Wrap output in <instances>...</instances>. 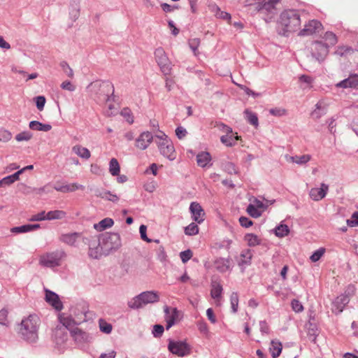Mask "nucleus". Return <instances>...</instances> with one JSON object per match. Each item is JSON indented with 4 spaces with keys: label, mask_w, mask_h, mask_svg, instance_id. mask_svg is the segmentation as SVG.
I'll return each instance as SVG.
<instances>
[{
    "label": "nucleus",
    "mask_w": 358,
    "mask_h": 358,
    "mask_svg": "<svg viewBox=\"0 0 358 358\" xmlns=\"http://www.w3.org/2000/svg\"><path fill=\"white\" fill-rule=\"evenodd\" d=\"M301 22L299 10H285L280 15L278 21V29L281 34L287 36L289 33L299 31Z\"/></svg>",
    "instance_id": "obj_1"
},
{
    "label": "nucleus",
    "mask_w": 358,
    "mask_h": 358,
    "mask_svg": "<svg viewBox=\"0 0 358 358\" xmlns=\"http://www.w3.org/2000/svg\"><path fill=\"white\" fill-rule=\"evenodd\" d=\"M39 326V317L36 315H30L22 320L20 334L22 338L27 342L35 343L38 338V331Z\"/></svg>",
    "instance_id": "obj_2"
},
{
    "label": "nucleus",
    "mask_w": 358,
    "mask_h": 358,
    "mask_svg": "<svg viewBox=\"0 0 358 358\" xmlns=\"http://www.w3.org/2000/svg\"><path fill=\"white\" fill-rule=\"evenodd\" d=\"M87 88L101 101H109L110 95L114 93L113 85L109 81L96 80L91 83Z\"/></svg>",
    "instance_id": "obj_3"
},
{
    "label": "nucleus",
    "mask_w": 358,
    "mask_h": 358,
    "mask_svg": "<svg viewBox=\"0 0 358 358\" xmlns=\"http://www.w3.org/2000/svg\"><path fill=\"white\" fill-rule=\"evenodd\" d=\"M99 245L107 254L118 250L121 245L120 236L117 233H106L99 238Z\"/></svg>",
    "instance_id": "obj_4"
},
{
    "label": "nucleus",
    "mask_w": 358,
    "mask_h": 358,
    "mask_svg": "<svg viewBox=\"0 0 358 358\" xmlns=\"http://www.w3.org/2000/svg\"><path fill=\"white\" fill-rule=\"evenodd\" d=\"M159 296L156 291L143 292L128 301V306L131 309H138L143 306L159 301Z\"/></svg>",
    "instance_id": "obj_5"
},
{
    "label": "nucleus",
    "mask_w": 358,
    "mask_h": 358,
    "mask_svg": "<svg viewBox=\"0 0 358 358\" xmlns=\"http://www.w3.org/2000/svg\"><path fill=\"white\" fill-rule=\"evenodd\" d=\"M155 137L160 153L169 160L175 159V148L169 137L163 131H159V134H156Z\"/></svg>",
    "instance_id": "obj_6"
},
{
    "label": "nucleus",
    "mask_w": 358,
    "mask_h": 358,
    "mask_svg": "<svg viewBox=\"0 0 358 358\" xmlns=\"http://www.w3.org/2000/svg\"><path fill=\"white\" fill-rule=\"evenodd\" d=\"M65 257L66 253L62 250L45 252L41 255L39 264L43 267L54 268L62 264V261Z\"/></svg>",
    "instance_id": "obj_7"
},
{
    "label": "nucleus",
    "mask_w": 358,
    "mask_h": 358,
    "mask_svg": "<svg viewBox=\"0 0 358 358\" xmlns=\"http://www.w3.org/2000/svg\"><path fill=\"white\" fill-rule=\"evenodd\" d=\"M355 288L353 285H349L344 294L337 296L332 303V312L336 314L341 313L345 306L350 301V296L354 294Z\"/></svg>",
    "instance_id": "obj_8"
},
{
    "label": "nucleus",
    "mask_w": 358,
    "mask_h": 358,
    "mask_svg": "<svg viewBox=\"0 0 358 358\" xmlns=\"http://www.w3.org/2000/svg\"><path fill=\"white\" fill-rule=\"evenodd\" d=\"M312 57L318 62H324L329 54V46L322 41H315L310 45Z\"/></svg>",
    "instance_id": "obj_9"
},
{
    "label": "nucleus",
    "mask_w": 358,
    "mask_h": 358,
    "mask_svg": "<svg viewBox=\"0 0 358 358\" xmlns=\"http://www.w3.org/2000/svg\"><path fill=\"white\" fill-rule=\"evenodd\" d=\"M168 350L172 354L180 357L187 356L191 352V348L189 345L184 341H175L169 340Z\"/></svg>",
    "instance_id": "obj_10"
},
{
    "label": "nucleus",
    "mask_w": 358,
    "mask_h": 358,
    "mask_svg": "<svg viewBox=\"0 0 358 358\" xmlns=\"http://www.w3.org/2000/svg\"><path fill=\"white\" fill-rule=\"evenodd\" d=\"M59 241L71 247L77 248L79 245L80 241L87 243L88 239L85 238L82 233L79 232H71L62 234L59 238Z\"/></svg>",
    "instance_id": "obj_11"
},
{
    "label": "nucleus",
    "mask_w": 358,
    "mask_h": 358,
    "mask_svg": "<svg viewBox=\"0 0 358 358\" xmlns=\"http://www.w3.org/2000/svg\"><path fill=\"white\" fill-rule=\"evenodd\" d=\"M323 29L322 23L317 20H311L305 23L303 28L299 30L300 36H308L318 34Z\"/></svg>",
    "instance_id": "obj_12"
},
{
    "label": "nucleus",
    "mask_w": 358,
    "mask_h": 358,
    "mask_svg": "<svg viewBox=\"0 0 358 358\" xmlns=\"http://www.w3.org/2000/svg\"><path fill=\"white\" fill-rule=\"evenodd\" d=\"M59 318L62 325L71 331L75 329V326L80 324L85 320V315L80 313L73 317L72 315L63 314Z\"/></svg>",
    "instance_id": "obj_13"
},
{
    "label": "nucleus",
    "mask_w": 358,
    "mask_h": 358,
    "mask_svg": "<svg viewBox=\"0 0 358 358\" xmlns=\"http://www.w3.org/2000/svg\"><path fill=\"white\" fill-rule=\"evenodd\" d=\"M155 58L161 71L164 74H169L171 71V64L162 48H158L155 50Z\"/></svg>",
    "instance_id": "obj_14"
},
{
    "label": "nucleus",
    "mask_w": 358,
    "mask_h": 358,
    "mask_svg": "<svg viewBox=\"0 0 358 358\" xmlns=\"http://www.w3.org/2000/svg\"><path fill=\"white\" fill-rule=\"evenodd\" d=\"M189 212L192 220L198 224L202 223L205 220V212L202 206L197 202H192L189 206Z\"/></svg>",
    "instance_id": "obj_15"
},
{
    "label": "nucleus",
    "mask_w": 358,
    "mask_h": 358,
    "mask_svg": "<svg viewBox=\"0 0 358 358\" xmlns=\"http://www.w3.org/2000/svg\"><path fill=\"white\" fill-rule=\"evenodd\" d=\"M154 136L150 131L142 132L136 139L135 145L138 149L144 150L147 149L153 141Z\"/></svg>",
    "instance_id": "obj_16"
},
{
    "label": "nucleus",
    "mask_w": 358,
    "mask_h": 358,
    "mask_svg": "<svg viewBox=\"0 0 358 358\" xmlns=\"http://www.w3.org/2000/svg\"><path fill=\"white\" fill-rule=\"evenodd\" d=\"M71 335L78 345L90 343L92 338L89 334L78 328L71 329Z\"/></svg>",
    "instance_id": "obj_17"
},
{
    "label": "nucleus",
    "mask_w": 358,
    "mask_h": 358,
    "mask_svg": "<svg viewBox=\"0 0 358 358\" xmlns=\"http://www.w3.org/2000/svg\"><path fill=\"white\" fill-rule=\"evenodd\" d=\"M329 191V185L322 183L320 187H313L310 190L309 196L313 201H318L324 198Z\"/></svg>",
    "instance_id": "obj_18"
},
{
    "label": "nucleus",
    "mask_w": 358,
    "mask_h": 358,
    "mask_svg": "<svg viewBox=\"0 0 358 358\" xmlns=\"http://www.w3.org/2000/svg\"><path fill=\"white\" fill-rule=\"evenodd\" d=\"M328 103L325 99H320L315 106L314 110L311 112L310 116L314 120H318L324 116L327 112Z\"/></svg>",
    "instance_id": "obj_19"
},
{
    "label": "nucleus",
    "mask_w": 358,
    "mask_h": 358,
    "mask_svg": "<svg viewBox=\"0 0 358 358\" xmlns=\"http://www.w3.org/2000/svg\"><path fill=\"white\" fill-rule=\"evenodd\" d=\"M95 196L113 203H117L120 200L119 196L116 194L103 188L96 189Z\"/></svg>",
    "instance_id": "obj_20"
},
{
    "label": "nucleus",
    "mask_w": 358,
    "mask_h": 358,
    "mask_svg": "<svg viewBox=\"0 0 358 358\" xmlns=\"http://www.w3.org/2000/svg\"><path fill=\"white\" fill-rule=\"evenodd\" d=\"M45 301L57 310H61L63 308L59 296L48 289H45Z\"/></svg>",
    "instance_id": "obj_21"
},
{
    "label": "nucleus",
    "mask_w": 358,
    "mask_h": 358,
    "mask_svg": "<svg viewBox=\"0 0 358 358\" xmlns=\"http://www.w3.org/2000/svg\"><path fill=\"white\" fill-rule=\"evenodd\" d=\"M165 320L166 322V329H169L176 322L178 317V311L176 308L170 309L169 307H164Z\"/></svg>",
    "instance_id": "obj_22"
},
{
    "label": "nucleus",
    "mask_w": 358,
    "mask_h": 358,
    "mask_svg": "<svg viewBox=\"0 0 358 358\" xmlns=\"http://www.w3.org/2000/svg\"><path fill=\"white\" fill-rule=\"evenodd\" d=\"M212 158L209 152H201L196 155L198 166L202 168H208L212 166Z\"/></svg>",
    "instance_id": "obj_23"
},
{
    "label": "nucleus",
    "mask_w": 358,
    "mask_h": 358,
    "mask_svg": "<svg viewBox=\"0 0 358 358\" xmlns=\"http://www.w3.org/2000/svg\"><path fill=\"white\" fill-rule=\"evenodd\" d=\"M285 158L287 162L295 163L298 165L303 166L306 164L308 162L312 159V156L308 154L303 155H295V156H289L286 155Z\"/></svg>",
    "instance_id": "obj_24"
},
{
    "label": "nucleus",
    "mask_w": 358,
    "mask_h": 358,
    "mask_svg": "<svg viewBox=\"0 0 358 358\" xmlns=\"http://www.w3.org/2000/svg\"><path fill=\"white\" fill-rule=\"evenodd\" d=\"M214 266L219 272L224 273L230 269L231 259L223 257L217 258L214 262Z\"/></svg>",
    "instance_id": "obj_25"
},
{
    "label": "nucleus",
    "mask_w": 358,
    "mask_h": 358,
    "mask_svg": "<svg viewBox=\"0 0 358 358\" xmlns=\"http://www.w3.org/2000/svg\"><path fill=\"white\" fill-rule=\"evenodd\" d=\"M252 252L250 250H243L240 255L238 265L241 267H245L251 264Z\"/></svg>",
    "instance_id": "obj_26"
},
{
    "label": "nucleus",
    "mask_w": 358,
    "mask_h": 358,
    "mask_svg": "<svg viewBox=\"0 0 358 358\" xmlns=\"http://www.w3.org/2000/svg\"><path fill=\"white\" fill-rule=\"evenodd\" d=\"M238 139L239 136L238 134H234L233 131L231 134H227L226 135L222 136L220 138L221 142L229 147L234 145Z\"/></svg>",
    "instance_id": "obj_27"
},
{
    "label": "nucleus",
    "mask_w": 358,
    "mask_h": 358,
    "mask_svg": "<svg viewBox=\"0 0 358 358\" xmlns=\"http://www.w3.org/2000/svg\"><path fill=\"white\" fill-rule=\"evenodd\" d=\"M72 152L84 159H88L91 157L90 150L80 145H74L72 148Z\"/></svg>",
    "instance_id": "obj_28"
},
{
    "label": "nucleus",
    "mask_w": 358,
    "mask_h": 358,
    "mask_svg": "<svg viewBox=\"0 0 358 358\" xmlns=\"http://www.w3.org/2000/svg\"><path fill=\"white\" fill-rule=\"evenodd\" d=\"M222 293V286L217 280H212L210 296L214 299H218L221 297Z\"/></svg>",
    "instance_id": "obj_29"
},
{
    "label": "nucleus",
    "mask_w": 358,
    "mask_h": 358,
    "mask_svg": "<svg viewBox=\"0 0 358 358\" xmlns=\"http://www.w3.org/2000/svg\"><path fill=\"white\" fill-rule=\"evenodd\" d=\"M29 127L31 129L35 131H49L52 126L49 124H43L38 121L33 120L29 122Z\"/></svg>",
    "instance_id": "obj_30"
},
{
    "label": "nucleus",
    "mask_w": 358,
    "mask_h": 358,
    "mask_svg": "<svg viewBox=\"0 0 358 358\" xmlns=\"http://www.w3.org/2000/svg\"><path fill=\"white\" fill-rule=\"evenodd\" d=\"M114 224L113 220L111 218H104L99 222L94 224V228L99 231L105 230L106 229L111 227Z\"/></svg>",
    "instance_id": "obj_31"
},
{
    "label": "nucleus",
    "mask_w": 358,
    "mask_h": 358,
    "mask_svg": "<svg viewBox=\"0 0 358 358\" xmlns=\"http://www.w3.org/2000/svg\"><path fill=\"white\" fill-rule=\"evenodd\" d=\"M282 343L278 341H272L269 351L271 353L273 358H277L280 356L282 352Z\"/></svg>",
    "instance_id": "obj_32"
},
{
    "label": "nucleus",
    "mask_w": 358,
    "mask_h": 358,
    "mask_svg": "<svg viewBox=\"0 0 358 358\" xmlns=\"http://www.w3.org/2000/svg\"><path fill=\"white\" fill-rule=\"evenodd\" d=\"M250 203L257 208L259 209L262 212H264L269 205L273 203V202L268 200H261L255 198L253 200L251 201Z\"/></svg>",
    "instance_id": "obj_33"
},
{
    "label": "nucleus",
    "mask_w": 358,
    "mask_h": 358,
    "mask_svg": "<svg viewBox=\"0 0 358 358\" xmlns=\"http://www.w3.org/2000/svg\"><path fill=\"white\" fill-rule=\"evenodd\" d=\"M66 213L61 210H51L47 213V220H62L66 217Z\"/></svg>",
    "instance_id": "obj_34"
},
{
    "label": "nucleus",
    "mask_w": 358,
    "mask_h": 358,
    "mask_svg": "<svg viewBox=\"0 0 358 358\" xmlns=\"http://www.w3.org/2000/svg\"><path fill=\"white\" fill-rule=\"evenodd\" d=\"M323 40L326 42L325 44L328 46H333L338 42L336 34L331 31H327L322 37Z\"/></svg>",
    "instance_id": "obj_35"
},
{
    "label": "nucleus",
    "mask_w": 358,
    "mask_h": 358,
    "mask_svg": "<svg viewBox=\"0 0 358 358\" xmlns=\"http://www.w3.org/2000/svg\"><path fill=\"white\" fill-rule=\"evenodd\" d=\"M301 83V87L303 90L310 89L312 87L313 78L309 76L302 75L299 78Z\"/></svg>",
    "instance_id": "obj_36"
},
{
    "label": "nucleus",
    "mask_w": 358,
    "mask_h": 358,
    "mask_svg": "<svg viewBox=\"0 0 358 358\" xmlns=\"http://www.w3.org/2000/svg\"><path fill=\"white\" fill-rule=\"evenodd\" d=\"M245 241L250 247L258 245L261 243L260 238L255 234H248L245 236Z\"/></svg>",
    "instance_id": "obj_37"
},
{
    "label": "nucleus",
    "mask_w": 358,
    "mask_h": 358,
    "mask_svg": "<svg viewBox=\"0 0 358 358\" xmlns=\"http://www.w3.org/2000/svg\"><path fill=\"white\" fill-rule=\"evenodd\" d=\"M245 117L246 120L251 124L257 127L258 125V117L257 115L252 113L249 109H245L244 111Z\"/></svg>",
    "instance_id": "obj_38"
},
{
    "label": "nucleus",
    "mask_w": 358,
    "mask_h": 358,
    "mask_svg": "<svg viewBox=\"0 0 358 358\" xmlns=\"http://www.w3.org/2000/svg\"><path fill=\"white\" fill-rule=\"evenodd\" d=\"M354 52V50L350 46H338L335 51V54L341 57L350 55Z\"/></svg>",
    "instance_id": "obj_39"
},
{
    "label": "nucleus",
    "mask_w": 358,
    "mask_h": 358,
    "mask_svg": "<svg viewBox=\"0 0 358 358\" xmlns=\"http://www.w3.org/2000/svg\"><path fill=\"white\" fill-rule=\"evenodd\" d=\"M109 172L113 176H119L120 165L117 160L115 158L111 159L110 161Z\"/></svg>",
    "instance_id": "obj_40"
},
{
    "label": "nucleus",
    "mask_w": 358,
    "mask_h": 358,
    "mask_svg": "<svg viewBox=\"0 0 358 358\" xmlns=\"http://www.w3.org/2000/svg\"><path fill=\"white\" fill-rule=\"evenodd\" d=\"M289 232V227L286 224H281L275 228V234L278 237H284L288 235Z\"/></svg>",
    "instance_id": "obj_41"
},
{
    "label": "nucleus",
    "mask_w": 358,
    "mask_h": 358,
    "mask_svg": "<svg viewBox=\"0 0 358 358\" xmlns=\"http://www.w3.org/2000/svg\"><path fill=\"white\" fill-rule=\"evenodd\" d=\"M230 303L231 310L234 313L238 311V294L237 292H232L230 296Z\"/></svg>",
    "instance_id": "obj_42"
},
{
    "label": "nucleus",
    "mask_w": 358,
    "mask_h": 358,
    "mask_svg": "<svg viewBox=\"0 0 358 358\" xmlns=\"http://www.w3.org/2000/svg\"><path fill=\"white\" fill-rule=\"evenodd\" d=\"M22 174V171H17L14 174L8 176L3 178L2 180L0 181V183H5L7 185H10L17 181L19 179L20 175Z\"/></svg>",
    "instance_id": "obj_43"
},
{
    "label": "nucleus",
    "mask_w": 358,
    "mask_h": 358,
    "mask_svg": "<svg viewBox=\"0 0 358 358\" xmlns=\"http://www.w3.org/2000/svg\"><path fill=\"white\" fill-rule=\"evenodd\" d=\"M199 227L194 222H192L185 228V234L187 236H194L199 233Z\"/></svg>",
    "instance_id": "obj_44"
},
{
    "label": "nucleus",
    "mask_w": 358,
    "mask_h": 358,
    "mask_svg": "<svg viewBox=\"0 0 358 358\" xmlns=\"http://www.w3.org/2000/svg\"><path fill=\"white\" fill-rule=\"evenodd\" d=\"M101 251H103L101 247L98 245L97 246L93 248L92 244H90L89 247V255L94 258L98 259L101 255Z\"/></svg>",
    "instance_id": "obj_45"
},
{
    "label": "nucleus",
    "mask_w": 358,
    "mask_h": 358,
    "mask_svg": "<svg viewBox=\"0 0 358 358\" xmlns=\"http://www.w3.org/2000/svg\"><path fill=\"white\" fill-rule=\"evenodd\" d=\"M33 135L30 131H24L21 133H19L15 136V139L18 142L21 141H28L32 138Z\"/></svg>",
    "instance_id": "obj_46"
},
{
    "label": "nucleus",
    "mask_w": 358,
    "mask_h": 358,
    "mask_svg": "<svg viewBox=\"0 0 358 358\" xmlns=\"http://www.w3.org/2000/svg\"><path fill=\"white\" fill-rule=\"evenodd\" d=\"M99 324L101 332L108 334L112 331V325L110 323L106 322L105 320L102 319L99 320Z\"/></svg>",
    "instance_id": "obj_47"
},
{
    "label": "nucleus",
    "mask_w": 358,
    "mask_h": 358,
    "mask_svg": "<svg viewBox=\"0 0 358 358\" xmlns=\"http://www.w3.org/2000/svg\"><path fill=\"white\" fill-rule=\"evenodd\" d=\"M247 212L250 216L255 218L259 217L263 213L259 209L252 206L251 203L248 206Z\"/></svg>",
    "instance_id": "obj_48"
},
{
    "label": "nucleus",
    "mask_w": 358,
    "mask_h": 358,
    "mask_svg": "<svg viewBox=\"0 0 358 358\" xmlns=\"http://www.w3.org/2000/svg\"><path fill=\"white\" fill-rule=\"evenodd\" d=\"M85 187L82 185H80L76 182L71 183V184H66L65 185V190L64 193L66 192H73L78 189H84Z\"/></svg>",
    "instance_id": "obj_49"
},
{
    "label": "nucleus",
    "mask_w": 358,
    "mask_h": 358,
    "mask_svg": "<svg viewBox=\"0 0 358 358\" xmlns=\"http://www.w3.org/2000/svg\"><path fill=\"white\" fill-rule=\"evenodd\" d=\"M29 220L31 222H40L47 220V213L45 211L43 210L37 214L32 215Z\"/></svg>",
    "instance_id": "obj_50"
},
{
    "label": "nucleus",
    "mask_w": 358,
    "mask_h": 358,
    "mask_svg": "<svg viewBox=\"0 0 358 358\" xmlns=\"http://www.w3.org/2000/svg\"><path fill=\"white\" fill-rule=\"evenodd\" d=\"M325 250L324 248H319L318 250H315L312 255L310 257V260L313 262H317L324 254Z\"/></svg>",
    "instance_id": "obj_51"
},
{
    "label": "nucleus",
    "mask_w": 358,
    "mask_h": 358,
    "mask_svg": "<svg viewBox=\"0 0 358 358\" xmlns=\"http://www.w3.org/2000/svg\"><path fill=\"white\" fill-rule=\"evenodd\" d=\"M164 331V328L162 325L155 324L153 327L152 333V335L154 337L159 338L162 336Z\"/></svg>",
    "instance_id": "obj_52"
},
{
    "label": "nucleus",
    "mask_w": 358,
    "mask_h": 358,
    "mask_svg": "<svg viewBox=\"0 0 358 358\" xmlns=\"http://www.w3.org/2000/svg\"><path fill=\"white\" fill-rule=\"evenodd\" d=\"M10 231L14 234H24L29 232L28 224L13 227Z\"/></svg>",
    "instance_id": "obj_53"
},
{
    "label": "nucleus",
    "mask_w": 358,
    "mask_h": 358,
    "mask_svg": "<svg viewBox=\"0 0 358 358\" xmlns=\"http://www.w3.org/2000/svg\"><path fill=\"white\" fill-rule=\"evenodd\" d=\"M12 138V134L6 129L0 130V141L8 142Z\"/></svg>",
    "instance_id": "obj_54"
},
{
    "label": "nucleus",
    "mask_w": 358,
    "mask_h": 358,
    "mask_svg": "<svg viewBox=\"0 0 358 358\" xmlns=\"http://www.w3.org/2000/svg\"><path fill=\"white\" fill-rule=\"evenodd\" d=\"M291 306L292 310L296 313L302 312L303 310V306L299 300L293 299L291 302Z\"/></svg>",
    "instance_id": "obj_55"
},
{
    "label": "nucleus",
    "mask_w": 358,
    "mask_h": 358,
    "mask_svg": "<svg viewBox=\"0 0 358 358\" xmlns=\"http://www.w3.org/2000/svg\"><path fill=\"white\" fill-rule=\"evenodd\" d=\"M192 257V252L190 250H186L180 253V257L183 263L187 262Z\"/></svg>",
    "instance_id": "obj_56"
},
{
    "label": "nucleus",
    "mask_w": 358,
    "mask_h": 358,
    "mask_svg": "<svg viewBox=\"0 0 358 358\" xmlns=\"http://www.w3.org/2000/svg\"><path fill=\"white\" fill-rule=\"evenodd\" d=\"M146 231H147V227L144 224L141 225L140 228H139V232H140L141 238L143 241H146L147 243H151L152 241L150 238H148Z\"/></svg>",
    "instance_id": "obj_57"
},
{
    "label": "nucleus",
    "mask_w": 358,
    "mask_h": 358,
    "mask_svg": "<svg viewBox=\"0 0 358 358\" xmlns=\"http://www.w3.org/2000/svg\"><path fill=\"white\" fill-rule=\"evenodd\" d=\"M224 170L229 174H236L238 173L236 166L231 162H227L224 164Z\"/></svg>",
    "instance_id": "obj_58"
},
{
    "label": "nucleus",
    "mask_w": 358,
    "mask_h": 358,
    "mask_svg": "<svg viewBox=\"0 0 358 358\" xmlns=\"http://www.w3.org/2000/svg\"><path fill=\"white\" fill-rule=\"evenodd\" d=\"M61 87L62 89L69 92H73L76 90V86L71 81L69 80L64 81L61 84Z\"/></svg>",
    "instance_id": "obj_59"
},
{
    "label": "nucleus",
    "mask_w": 358,
    "mask_h": 358,
    "mask_svg": "<svg viewBox=\"0 0 358 358\" xmlns=\"http://www.w3.org/2000/svg\"><path fill=\"white\" fill-rule=\"evenodd\" d=\"M257 8H259V10H265L266 11L271 12L272 10L274 9L275 5L267 0L262 4V6L259 5Z\"/></svg>",
    "instance_id": "obj_60"
},
{
    "label": "nucleus",
    "mask_w": 358,
    "mask_h": 358,
    "mask_svg": "<svg viewBox=\"0 0 358 358\" xmlns=\"http://www.w3.org/2000/svg\"><path fill=\"white\" fill-rule=\"evenodd\" d=\"M200 43V40L199 38H192L189 41V45L192 50L194 52V55H196V51L197 50L199 45Z\"/></svg>",
    "instance_id": "obj_61"
},
{
    "label": "nucleus",
    "mask_w": 358,
    "mask_h": 358,
    "mask_svg": "<svg viewBox=\"0 0 358 358\" xmlns=\"http://www.w3.org/2000/svg\"><path fill=\"white\" fill-rule=\"evenodd\" d=\"M347 223L350 227H357L358 226V212H355L351 219L347 220Z\"/></svg>",
    "instance_id": "obj_62"
},
{
    "label": "nucleus",
    "mask_w": 358,
    "mask_h": 358,
    "mask_svg": "<svg viewBox=\"0 0 358 358\" xmlns=\"http://www.w3.org/2000/svg\"><path fill=\"white\" fill-rule=\"evenodd\" d=\"M45 103V98L43 96L36 97V105L39 110H43Z\"/></svg>",
    "instance_id": "obj_63"
},
{
    "label": "nucleus",
    "mask_w": 358,
    "mask_h": 358,
    "mask_svg": "<svg viewBox=\"0 0 358 358\" xmlns=\"http://www.w3.org/2000/svg\"><path fill=\"white\" fill-rule=\"evenodd\" d=\"M350 87L358 88V74H352L348 77Z\"/></svg>",
    "instance_id": "obj_64"
}]
</instances>
